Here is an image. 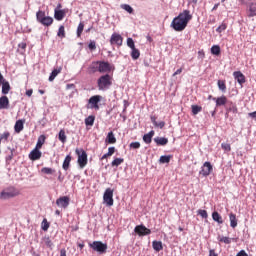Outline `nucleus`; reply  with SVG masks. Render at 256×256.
<instances>
[{
    "label": "nucleus",
    "mask_w": 256,
    "mask_h": 256,
    "mask_svg": "<svg viewBox=\"0 0 256 256\" xmlns=\"http://www.w3.org/2000/svg\"><path fill=\"white\" fill-rule=\"evenodd\" d=\"M191 19H193V15H191V11L184 10L172 20L170 27H172V29H174V31H177V32L185 31Z\"/></svg>",
    "instance_id": "obj_1"
},
{
    "label": "nucleus",
    "mask_w": 256,
    "mask_h": 256,
    "mask_svg": "<svg viewBox=\"0 0 256 256\" xmlns=\"http://www.w3.org/2000/svg\"><path fill=\"white\" fill-rule=\"evenodd\" d=\"M113 85V77L109 74L102 75L97 80L99 91H107Z\"/></svg>",
    "instance_id": "obj_2"
},
{
    "label": "nucleus",
    "mask_w": 256,
    "mask_h": 256,
    "mask_svg": "<svg viewBox=\"0 0 256 256\" xmlns=\"http://www.w3.org/2000/svg\"><path fill=\"white\" fill-rule=\"evenodd\" d=\"M19 195H20V192L17 188L8 187L0 193V199L2 200L13 199V197H17Z\"/></svg>",
    "instance_id": "obj_3"
},
{
    "label": "nucleus",
    "mask_w": 256,
    "mask_h": 256,
    "mask_svg": "<svg viewBox=\"0 0 256 256\" xmlns=\"http://www.w3.org/2000/svg\"><path fill=\"white\" fill-rule=\"evenodd\" d=\"M36 19L38 23H41V25H44L45 27H50V25H53V18L50 16L45 15V11L39 10L36 13Z\"/></svg>",
    "instance_id": "obj_4"
},
{
    "label": "nucleus",
    "mask_w": 256,
    "mask_h": 256,
    "mask_svg": "<svg viewBox=\"0 0 256 256\" xmlns=\"http://www.w3.org/2000/svg\"><path fill=\"white\" fill-rule=\"evenodd\" d=\"M103 99V96L101 95H94L90 97L88 100V104L86 105L87 109H95L96 111H99V103H101V100Z\"/></svg>",
    "instance_id": "obj_5"
},
{
    "label": "nucleus",
    "mask_w": 256,
    "mask_h": 256,
    "mask_svg": "<svg viewBox=\"0 0 256 256\" xmlns=\"http://www.w3.org/2000/svg\"><path fill=\"white\" fill-rule=\"evenodd\" d=\"M89 247H91L93 251H97V253H107V244L101 241H94L89 244Z\"/></svg>",
    "instance_id": "obj_6"
},
{
    "label": "nucleus",
    "mask_w": 256,
    "mask_h": 256,
    "mask_svg": "<svg viewBox=\"0 0 256 256\" xmlns=\"http://www.w3.org/2000/svg\"><path fill=\"white\" fill-rule=\"evenodd\" d=\"M76 155H78V165L83 169L87 165V152L83 149H76Z\"/></svg>",
    "instance_id": "obj_7"
},
{
    "label": "nucleus",
    "mask_w": 256,
    "mask_h": 256,
    "mask_svg": "<svg viewBox=\"0 0 256 256\" xmlns=\"http://www.w3.org/2000/svg\"><path fill=\"white\" fill-rule=\"evenodd\" d=\"M103 201L106 203L107 207H113V189L107 188L103 195Z\"/></svg>",
    "instance_id": "obj_8"
},
{
    "label": "nucleus",
    "mask_w": 256,
    "mask_h": 256,
    "mask_svg": "<svg viewBox=\"0 0 256 256\" xmlns=\"http://www.w3.org/2000/svg\"><path fill=\"white\" fill-rule=\"evenodd\" d=\"M211 173H213V165H211V162H205L201 167L199 175H202V177H209Z\"/></svg>",
    "instance_id": "obj_9"
},
{
    "label": "nucleus",
    "mask_w": 256,
    "mask_h": 256,
    "mask_svg": "<svg viewBox=\"0 0 256 256\" xmlns=\"http://www.w3.org/2000/svg\"><path fill=\"white\" fill-rule=\"evenodd\" d=\"M134 232L139 235V237H145V235H151V229L145 227V225L140 224L134 228Z\"/></svg>",
    "instance_id": "obj_10"
},
{
    "label": "nucleus",
    "mask_w": 256,
    "mask_h": 256,
    "mask_svg": "<svg viewBox=\"0 0 256 256\" xmlns=\"http://www.w3.org/2000/svg\"><path fill=\"white\" fill-rule=\"evenodd\" d=\"M110 45L121 47L123 45V36L119 33H113L110 37Z\"/></svg>",
    "instance_id": "obj_11"
},
{
    "label": "nucleus",
    "mask_w": 256,
    "mask_h": 256,
    "mask_svg": "<svg viewBox=\"0 0 256 256\" xmlns=\"http://www.w3.org/2000/svg\"><path fill=\"white\" fill-rule=\"evenodd\" d=\"M69 203H71L69 196H62L56 200L57 207H61L62 209H67V207H69Z\"/></svg>",
    "instance_id": "obj_12"
},
{
    "label": "nucleus",
    "mask_w": 256,
    "mask_h": 256,
    "mask_svg": "<svg viewBox=\"0 0 256 256\" xmlns=\"http://www.w3.org/2000/svg\"><path fill=\"white\" fill-rule=\"evenodd\" d=\"M99 73H110L112 67L109 62L98 61Z\"/></svg>",
    "instance_id": "obj_13"
},
{
    "label": "nucleus",
    "mask_w": 256,
    "mask_h": 256,
    "mask_svg": "<svg viewBox=\"0 0 256 256\" xmlns=\"http://www.w3.org/2000/svg\"><path fill=\"white\" fill-rule=\"evenodd\" d=\"M212 99L213 101H216V107H223L224 105H227V103H229V100L225 95H222L218 98H212Z\"/></svg>",
    "instance_id": "obj_14"
},
{
    "label": "nucleus",
    "mask_w": 256,
    "mask_h": 256,
    "mask_svg": "<svg viewBox=\"0 0 256 256\" xmlns=\"http://www.w3.org/2000/svg\"><path fill=\"white\" fill-rule=\"evenodd\" d=\"M41 155L42 153L39 151V149L34 148L29 154V159L31 161H39V159H41Z\"/></svg>",
    "instance_id": "obj_15"
},
{
    "label": "nucleus",
    "mask_w": 256,
    "mask_h": 256,
    "mask_svg": "<svg viewBox=\"0 0 256 256\" xmlns=\"http://www.w3.org/2000/svg\"><path fill=\"white\" fill-rule=\"evenodd\" d=\"M105 143H108V145H115L117 143V138H115V134L112 131L107 134Z\"/></svg>",
    "instance_id": "obj_16"
},
{
    "label": "nucleus",
    "mask_w": 256,
    "mask_h": 256,
    "mask_svg": "<svg viewBox=\"0 0 256 256\" xmlns=\"http://www.w3.org/2000/svg\"><path fill=\"white\" fill-rule=\"evenodd\" d=\"M233 75L239 85H243V83H245V75H243L241 71H236L233 73Z\"/></svg>",
    "instance_id": "obj_17"
},
{
    "label": "nucleus",
    "mask_w": 256,
    "mask_h": 256,
    "mask_svg": "<svg viewBox=\"0 0 256 256\" xmlns=\"http://www.w3.org/2000/svg\"><path fill=\"white\" fill-rule=\"evenodd\" d=\"M25 125V120H18L16 121L15 125H14V131L15 133H21L24 129Z\"/></svg>",
    "instance_id": "obj_18"
},
{
    "label": "nucleus",
    "mask_w": 256,
    "mask_h": 256,
    "mask_svg": "<svg viewBox=\"0 0 256 256\" xmlns=\"http://www.w3.org/2000/svg\"><path fill=\"white\" fill-rule=\"evenodd\" d=\"M54 18L56 19V21H63V19H65V10L55 9Z\"/></svg>",
    "instance_id": "obj_19"
},
{
    "label": "nucleus",
    "mask_w": 256,
    "mask_h": 256,
    "mask_svg": "<svg viewBox=\"0 0 256 256\" xmlns=\"http://www.w3.org/2000/svg\"><path fill=\"white\" fill-rule=\"evenodd\" d=\"M71 159H73V157H71V154L65 157L62 164V168L64 169V171H69V167H71Z\"/></svg>",
    "instance_id": "obj_20"
},
{
    "label": "nucleus",
    "mask_w": 256,
    "mask_h": 256,
    "mask_svg": "<svg viewBox=\"0 0 256 256\" xmlns=\"http://www.w3.org/2000/svg\"><path fill=\"white\" fill-rule=\"evenodd\" d=\"M9 109V98L7 96L0 97V110Z\"/></svg>",
    "instance_id": "obj_21"
},
{
    "label": "nucleus",
    "mask_w": 256,
    "mask_h": 256,
    "mask_svg": "<svg viewBox=\"0 0 256 256\" xmlns=\"http://www.w3.org/2000/svg\"><path fill=\"white\" fill-rule=\"evenodd\" d=\"M155 136V131L151 130L149 133L145 134L143 136V141L147 145L151 144V141H153V137Z\"/></svg>",
    "instance_id": "obj_22"
},
{
    "label": "nucleus",
    "mask_w": 256,
    "mask_h": 256,
    "mask_svg": "<svg viewBox=\"0 0 256 256\" xmlns=\"http://www.w3.org/2000/svg\"><path fill=\"white\" fill-rule=\"evenodd\" d=\"M150 119L154 127H157L158 129H163V127H165V121L157 122V116H151Z\"/></svg>",
    "instance_id": "obj_23"
},
{
    "label": "nucleus",
    "mask_w": 256,
    "mask_h": 256,
    "mask_svg": "<svg viewBox=\"0 0 256 256\" xmlns=\"http://www.w3.org/2000/svg\"><path fill=\"white\" fill-rule=\"evenodd\" d=\"M247 17H256V3H251L247 12Z\"/></svg>",
    "instance_id": "obj_24"
},
{
    "label": "nucleus",
    "mask_w": 256,
    "mask_h": 256,
    "mask_svg": "<svg viewBox=\"0 0 256 256\" xmlns=\"http://www.w3.org/2000/svg\"><path fill=\"white\" fill-rule=\"evenodd\" d=\"M229 219H230V227H232V229H235V227H237V224H238L237 215L231 212L229 214Z\"/></svg>",
    "instance_id": "obj_25"
},
{
    "label": "nucleus",
    "mask_w": 256,
    "mask_h": 256,
    "mask_svg": "<svg viewBox=\"0 0 256 256\" xmlns=\"http://www.w3.org/2000/svg\"><path fill=\"white\" fill-rule=\"evenodd\" d=\"M2 95L6 96L11 91V85L8 81H4L2 84Z\"/></svg>",
    "instance_id": "obj_26"
},
{
    "label": "nucleus",
    "mask_w": 256,
    "mask_h": 256,
    "mask_svg": "<svg viewBox=\"0 0 256 256\" xmlns=\"http://www.w3.org/2000/svg\"><path fill=\"white\" fill-rule=\"evenodd\" d=\"M152 247L154 251H157L159 253V251H163V242L154 240L152 242Z\"/></svg>",
    "instance_id": "obj_27"
},
{
    "label": "nucleus",
    "mask_w": 256,
    "mask_h": 256,
    "mask_svg": "<svg viewBox=\"0 0 256 256\" xmlns=\"http://www.w3.org/2000/svg\"><path fill=\"white\" fill-rule=\"evenodd\" d=\"M90 73H99V61H94L89 66Z\"/></svg>",
    "instance_id": "obj_28"
},
{
    "label": "nucleus",
    "mask_w": 256,
    "mask_h": 256,
    "mask_svg": "<svg viewBox=\"0 0 256 256\" xmlns=\"http://www.w3.org/2000/svg\"><path fill=\"white\" fill-rule=\"evenodd\" d=\"M213 221H216L219 225H223V217L219 214V212L215 211L212 213Z\"/></svg>",
    "instance_id": "obj_29"
},
{
    "label": "nucleus",
    "mask_w": 256,
    "mask_h": 256,
    "mask_svg": "<svg viewBox=\"0 0 256 256\" xmlns=\"http://www.w3.org/2000/svg\"><path fill=\"white\" fill-rule=\"evenodd\" d=\"M156 145H162L165 146L167 145V143H169V139L165 138V137H157L154 139Z\"/></svg>",
    "instance_id": "obj_30"
},
{
    "label": "nucleus",
    "mask_w": 256,
    "mask_h": 256,
    "mask_svg": "<svg viewBox=\"0 0 256 256\" xmlns=\"http://www.w3.org/2000/svg\"><path fill=\"white\" fill-rule=\"evenodd\" d=\"M42 245L44 247H47L48 249H53V242L51 241V238H49V237L43 238Z\"/></svg>",
    "instance_id": "obj_31"
},
{
    "label": "nucleus",
    "mask_w": 256,
    "mask_h": 256,
    "mask_svg": "<svg viewBox=\"0 0 256 256\" xmlns=\"http://www.w3.org/2000/svg\"><path fill=\"white\" fill-rule=\"evenodd\" d=\"M217 85H218V89L222 91V93L227 92V84L225 80H218Z\"/></svg>",
    "instance_id": "obj_32"
},
{
    "label": "nucleus",
    "mask_w": 256,
    "mask_h": 256,
    "mask_svg": "<svg viewBox=\"0 0 256 256\" xmlns=\"http://www.w3.org/2000/svg\"><path fill=\"white\" fill-rule=\"evenodd\" d=\"M45 135H40L36 144L35 149H41V147H43V145H45Z\"/></svg>",
    "instance_id": "obj_33"
},
{
    "label": "nucleus",
    "mask_w": 256,
    "mask_h": 256,
    "mask_svg": "<svg viewBox=\"0 0 256 256\" xmlns=\"http://www.w3.org/2000/svg\"><path fill=\"white\" fill-rule=\"evenodd\" d=\"M131 50H132L131 52L132 59H134V61H137V59L141 57V52H139V49L137 48H132Z\"/></svg>",
    "instance_id": "obj_34"
},
{
    "label": "nucleus",
    "mask_w": 256,
    "mask_h": 256,
    "mask_svg": "<svg viewBox=\"0 0 256 256\" xmlns=\"http://www.w3.org/2000/svg\"><path fill=\"white\" fill-rule=\"evenodd\" d=\"M59 73H61V68L54 69L49 76V81H55V77H57Z\"/></svg>",
    "instance_id": "obj_35"
},
{
    "label": "nucleus",
    "mask_w": 256,
    "mask_h": 256,
    "mask_svg": "<svg viewBox=\"0 0 256 256\" xmlns=\"http://www.w3.org/2000/svg\"><path fill=\"white\" fill-rule=\"evenodd\" d=\"M94 123H95V116H93V115L88 116L85 119V125L86 126L93 127Z\"/></svg>",
    "instance_id": "obj_36"
},
{
    "label": "nucleus",
    "mask_w": 256,
    "mask_h": 256,
    "mask_svg": "<svg viewBox=\"0 0 256 256\" xmlns=\"http://www.w3.org/2000/svg\"><path fill=\"white\" fill-rule=\"evenodd\" d=\"M211 53L212 55H216V56L221 55V47L219 45H213L211 47Z\"/></svg>",
    "instance_id": "obj_37"
},
{
    "label": "nucleus",
    "mask_w": 256,
    "mask_h": 256,
    "mask_svg": "<svg viewBox=\"0 0 256 256\" xmlns=\"http://www.w3.org/2000/svg\"><path fill=\"white\" fill-rule=\"evenodd\" d=\"M58 139L61 141V143H66L67 142V135L65 134V130L61 129L59 134H58Z\"/></svg>",
    "instance_id": "obj_38"
},
{
    "label": "nucleus",
    "mask_w": 256,
    "mask_h": 256,
    "mask_svg": "<svg viewBox=\"0 0 256 256\" xmlns=\"http://www.w3.org/2000/svg\"><path fill=\"white\" fill-rule=\"evenodd\" d=\"M228 111H230L231 113H238V108H237V105L235 103H233L232 101H229L228 102Z\"/></svg>",
    "instance_id": "obj_39"
},
{
    "label": "nucleus",
    "mask_w": 256,
    "mask_h": 256,
    "mask_svg": "<svg viewBox=\"0 0 256 256\" xmlns=\"http://www.w3.org/2000/svg\"><path fill=\"white\" fill-rule=\"evenodd\" d=\"M191 109H192L193 115H198V113H201V111H203V107H201L199 105H192Z\"/></svg>",
    "instance_id": "obj_40"
},
{
    "label": "nucleus",
    "mask_w": 256,
    "mask_h": 256,
    "mask_svg": "<svg viewBox=\"0 0 256 256\" xmlns=\"http://www.w3.org/2000/svg\"><path fill=\"white\" fill-rule=\"evenodd\" d=\"M125 159L123 158H115L112 163L111 166L112 167H119V165H121L122 163H124Z\"/></svg>",
    "instance_id": "obj_41"
},
{
    "label": "nucleus",
    "mask_w": 256,
    "mask_h": 256,
    "mask_svg": "<svg viewBox=\"0 0 256 256\" xmlns=\"http://www.w3.org/2000/svg\"><path fill=\"white\" fill-rule=\"evenodd\" d=\"M41 173H44V175H53V173H55V170L49 167H44L41 169Z\"/></svg>",
    "instance_id": "obj_42"
},
{
    "label": "nucleus",
    "mask_w": 256,
    "mask_h": 256,
    "mask_svg": "<svg viewBox=\"0 0 256 256\" xmlns=\"http://www.w3.org/2000/svg\"><path fill=\"white\" fill-rule=\"evenodd\" d=\"M84 29H85V24L83 22H80L77 28V37H81Z\"/></svg>",
    "instance_id": "obj_43"
},
{
    "label": "nucleus",
    "mask_w": 256,
    "mask_h": 256,
    "mask_svg": "<svg viewBox=\"0 0 256 256\" xmlns=\"http://www.w3.org/2000/svg\"><path fill=\"white\" fill-rule=\"evenodd\" d=\"M159 161H160V163H162V164L170 163V161H171V156H167V155L161 156L160 159H159Z\"/></svg>",
    "instance_id": "obj_44"
},
{
    "label": "nucleus",
    "mask_w": 256,
    "mask_h": 256,
    "mask_svg": "<svg viewBox=\"0 0 256 256\" xmlns=\"http://www.w3.org/2000/svg\"><path fill=\"white\" fill-rule=\"evenodd\" d=\"M57 36L61 37V39L65 38V26L59 27Z\"/></svg>",
    "instance_id": "obj_45"
},
{
    "label": "nucleus",
    "mask_w": 256,
    "mask_h": 256,
    "mask_svg": "<svg viewBox=\"0 0 256 256\" xmlns=\"http://www.w3.org/2000/svg\"><path fill=\"white\" fill-rule=\"evenodd\" d=\"M121 9H124V11H127V13H133V7H131L129 4H122Z\"/></svg>",
    "instance_id": "obj_46"
},
{
    "label": "nucleus",
    "mask_w": 256,
    "mask_h": 256,
    "mask_svg": "<svg viewBox=\"0 0 256 256\" xmlns=\"http://www.w3.org/2000/svg\"><path fill=\"white\" fill-rule=\"evenodd\" d=\"M42 230L43 231H48L49 230V222L47 221L46 218L42 221Z\"/></svg>",
    "instance_id": "obj_47"
},
{
    "label": "nucleus",
    "mask_w": 256,
    "mask_h": 256,
    "mask_svg": "<svg viewBox=\"0 0 256 256\" xmlns=\"http://www.w3.org/2000/svg\"><path fill=\"white\" fill-rule=\"evenodd\" d=\"M127 46L130 49H135V41H133V38H127Z\"/></svg>",
    "instance_id": "obj_48"
},
{
    "label": "nucleus",
    "mask_w": 256,
    "mask_h": 256,
    "mask_svg": "<svg viewBox=\"0 0 256 256\" xmlns=\"http://www.w3.org/2000/svg\"><path fill=\"white\" fill-rule=\"evenodd\" d=\"M220 243H225V245H230L231 243V238L223 236L222 238L219 239Z\"/></svg>",
    "instance_id": "obj_49"
},
{
    "label": "nucleus",
    "mask_w": 256,
    "mask_h": 256,
    "mask_svg": "<svg viewBox=\"0 0 256 256\" xmlns=\"http://www.w3.org/2000/svg\"><path fill=\"white\" fill-rule=\"evenodd\" d=\"M225 29H227V24L226 23H222L217 29V33H223V31H225Z\"/></svg>",
    "instance_id": "obj_50"
},
{
    "label": "nucleus",
    "mask_w": 256,
    "mask_h": 256,
    "mask_svg": "<svg viewBox=\"0 0 256 256\" xmlns=\"http://www.w3.org/2000/svg\"><path fill=\"white\" fill-rule=\"evenodd\" d=\"M221 148L223 149V151L229 152V151H231V144L222 143Z\"/></svg>",
    "instance_id": "obj_51"
},
{
    "label": "nucleus",
    "mask_w": 256,
    "mask_h": 256,
    "mask_svg": "<svg viewBox=\"0 0 256 256\" xmlns=\"http://www.w3.org/2000/svg\"><path fill=\"white\" fill-rule=\"evenodd\" d=\"M88 48L90 49V51H95V49H97V43L95 41H91L88 44Z\"/></svg>",
    "instance_id": "obj_52"
},
{
    "label": "nucleus",
    "mask_w": 256,
    "mask_h": 256,
    "mask_svg": "<svg viewBox=\"0 0 256 256\" xmlns=\"http://www.w3.org/2000/svg\"><path fill=\"white\" fill-rule=\"evenodd\" d=\"M198 215H201L203 219H207L209 215L207 214L206 210H198Z\"/></svg>",
    "instance_id": "obj_53"
},
{
    "label": "nucleus",
    "mask_w": 256,
    "mask_h": 256,
    "mask_svg": "<svg viewBox=\"0 0 256 256\" xmlns=\"http://www.w3.org/2000/svg\"><path fill=\"white\" fill-rule=\"evenodd\" d=\"M140 147H141V143H139V142L130 143V148L131 149H139Z\"/></svg>",
    "instance_id": "obj_54"
},
{
    "label": "nucleus",
    "mask_w": 256,
    "mask_h": 256,
    "mask_svg": "<svg viewBox=\"0 0 256 256\" xmlns=\"http://www.w3.org/2000/svg\"><path fill=\"white\" fill-rule=\"evenodd\" d=\"M10 136H11V133H9V132H4V133L1 135V137H0V141H1L2 139H5V141H7V139H9Z\"/></svg>",
    "instance_id": "obj_55"
},
{
    "label": "nucleus",
    "mask_w": 256,
    "mask_h": 256,
    "mask_svg": "<svg viewBox=\"0 0 256 256\" xmlns=\"http://www.w3.org/2000/svg\"><path fill=\"white\" fill-rule=\"evenodd\" d=\"M115 154V147H109L108 148V152L107 155H109L110 157H112V155Z\"/></svg>",
    "instance_id": "obj_56"
},
{
    "label": "nucleus",
    "mask_w": 256,
    "mask_h": 256,
    "mask_svg": "<svg viewBox=\"0 0 256 256\" xmlns=\"http://www.w3.org/2000/svg\"><path fill=\"white\" fill-rule=\"evenodd\" d=\"M19 49H23V51H25V49H27V43L25 42H21L20 44H18Z\"/></svg>",
    "instance_id": "obj_57"
},
{
    "label": "nucleus",
    "mask_w": 256,
    "mask_h": 256,
    "mask_svg": "<svg viewBox=\"0 0 256 256\" xmlns=\"http://www.w3.org/2000/svg\"><path fill=\"white\" fill-rule=\"evenodd\" d=\"M198 56L200 59H205V51L203 50L198 51Z\"/></svg>",
    "instance_id": "obj_58"
},
{
    "label": "nucleus",
    "mask_w": 256,
    "mask_h": 256,
    "mask_svg": "<svg viewBox=\"0 0 256 256\" xmlns=\"http://www.w3.org/2000/svg\"><path fill=\"white\" fill-rule=\"evenodd\" d=\"M236 256H249V254H247V252H245V250H241L240 252L237 253Z\"/></svg>",
    "instance_id": "obj_59"
},
{
    "label": "nucleus",
    "mask_w": 256,
    "mask_h": 256,
    "mask_svg": "<svg viewBox=\"0 0 256 256\" xmlns=\"http://www.w3.org/2000/svg\"><path fill=\"white\" fill-rule=\"evenodd\" d=\"M183 73V68H179L172 76L176 77V75H181Z\"/></svg>",
    "instance_id": "obj_60"
},
{
    "label": "nucleus",
    "mask_w": 256,
    "mask_h": 256,
    "mask_svg": "<svg viewBox=\"0 0 256 256\" xmlns=\"http://www.w3.org/2000/svg\"><path fill=\"white\" fill-rule=\"evenodd\" d=\"M60 256H67V250L61 249L60 250Z\"/></svg>",
    "instance_id": "obj_61"
},
{
    "label": "nucleus",
    "mask_w": 256,
    "mask_h": 256,
    "mask_svg": "<svg viewBox=\"0 0 256 256\" xmlns=\"http://www.w3.org/2000/svg\"><path fill=\"white\" fill-rule=\"evenodd\" d=\"M26 95H27V97H31V95H33V89L27 90Z\"/></svg>",
    "instance_id": "obj_62"
},
{
    "label": "nucleus",
    "mask_w": 256,
    "mask_h": 256,
    "mask_svg": "<svg viewBox=\"0 0 256 256\" xmlns=\"http://www.w3.org/2000/svg\"><path fill=\"white\" fill-rule=\"evenodd\" d=\"M248 115H249V117H251L252 119H256V111L251 112V113H249Z\"/></svg>",
    "instance_id": "obj_63"
},
{
    "label": "nucleus",
    "mask_w": 256,
    "mask_h": 256,
    "mask_svg": "<svg viewBox=\"0 0 256 256\" xmlns=\"http://www.w3.org/2000/svg\"><path fill=\"white\" fill-rule=\"evenodd\" d=\"M209 256H218V255H217V253H215V250H210Z\"/></svg>",
    "instance_id": "obj_64"
}]
</instances>
